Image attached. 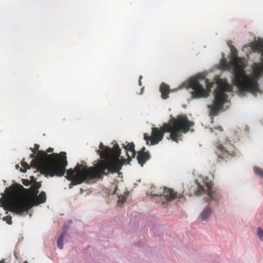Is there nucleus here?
<instances>
[{
    "label": "nucleus",
    "instance_id": "1",
    "mask_svg": "<svg viewBox=\"0 0 263 263\" xmlns=\"http://www.w3.org/2000/svg\"><path fill=\"white\" fill-rule=\"evenodd\" d=\"M99 149L97 153L102 160L95 166L87 167L77 164L74 169L70 168L67 171L66 178L71 181L73 185L88 183L92 179L101 178L103 175L116 173L121 169L125 159L119 158L121 149L118 144H115L111 148L100 143Z\"/></svg>",
    "mask_w": 263,
    "mask_h": 263
},
{
    "label": "nucleus",
    "instance_id": "2",
    "mask_svg": "<svg viewBox=\"0 0 263 263\" xmlns=\"http://www.w3.org/2000/svg\"><path fill=\"white\" fill-rule=\"evenodd\" d=\"M34 147V148H30V149L33 153H37L36 158L32 160L30 165L23 160L21 162V172H26L32 166L45 177H62L64 175L68 164L65 152L48 154L43 151H40L38 144H35Z\"/></svg>",
    "mask_w": 263,
    "mask_h": 263
},
{
    "label": "nucleus",
    "instance_id": "3",
    "mask_svg": "<svg viewBox=\"0 0 263 263\" xmlns=\"http://www.w3.org/2000/svg\"><path fill=\"white\" fill-rule=\"evenodd\" d=\"M220 65L223 69L227 70L230 69L233 66L232 84L237 87L240 93L249 92L255 94L260 91L257 80L263 73V65L255 64L253 66V73L249 75L247 74L241 59L236 56L234 57L230 62L227 61L225 59H222Z\"/></svg>",
    "mask_w": 263,
    "mask_h": 263
},
{
    "label": "nucleus",
    "instance_id": "4",
    "mask_svg": "<svg viewBox=\"0 0 263 263\" xmlns=\"http://www.w3.org/2000/svg\"><path fill=\"white\" fill-rule=\"evenodd\" d=\"M194 125V122L189 120L186 115H179L171 118L168 123H163L160 128L153 127L151 136L144 134V139L147 145L149 141L151 145H156L162 140L165 133H170V139L177 143L181 140L182 135L188 133Z\"/></svg>",
    "mask_w": 263,
    "mask_h": 263
},
{
    "label": "nucleus",
    "instance_id": "5",
    "mask_svg": "<svg viewBox=\"0 0 263 263\" xmlns=\"http://www.w3.org/2000/svg\"><path fill=\"white\" fill-rule=\"evenodd\" d=\"M46 201V193L42 191L39 196L31 199L22 198L12 199L10 196L0 198L1 206L4 210H8L19 215L24 212H28L34 205H38Z\"/></svg>",
    "mask_w": 263,
    "mask_h": 263
},
{
    "label": "nucleus",
    "instance_id": "6",
    "mask_svg": "<svg viewBox=\"0 0 263 263\" xmlns=\"http://www.w3.org/2000/svg\"><path fill=\"white\" fill-rule=\"evenodd\" d=\"M233 86L226 80L219 79L216 88L214 90L215 100L212 105H208L211 116H217L222 108L223 104L226 102L228 95L226 92H232Z\"/></svg>",
    "mask_w": 263,
    "mask_h": 263
},
{
    "label": "nucleus",
    "instance_id": "7",
    "mask_svg": "<svg viewBox=\"0 0 263 263\" xmlns=\"http://www.w3.org/2000/svg\"><path fill=\"white\" fill-rule=\"evenodd\" d=\"M199 79L204 80V77L202 75L197 76V78L190 79L187 84V87L192 88L193 91L191 92L192 99L206 97L208 92L198 81Z\"/></svg>",
    "mask_w": 263,
    "mask_h": 263
},
{
    "label": "nucleus",
    "instance_id": "8",
    "mask_svg": "<svg viewBox=\"0 0 263 263\" xmlns=\"http://www.w3.org/2000/svg\"><path fill=\"white\" fill-rule=\"evenodd\" d=\"M204 184L206 188L203 186L198 184V188L195 191V196H199L202 194H206L209 198L215 201L218 200L220 197V194L213 187V183L211 181H209L207 178L203 180Z\"/></svg>",
    "mask_w": 263,
    "mask_h": 263
},
{
    "label": "nucleus",
    "instance_id": "9",
    "mask_svg": "<svg viewBox=\"0 0 263 263\" xmlns=\"http://www.w3.org/2000/svg\"><path fill=\"white\" fill-rule=\"evenodd\" d=\"M151 195L153 196H160L165 199L166 201H170L175 199H181L183 196L175 192L173 189L164 187L163 189L155 187L151 189Z\"/></svg>",
    "mask_w": 263,
    "mask_h": 263
},
{
    "label": "nucleus",
    "instance_id": "10",
    "mask_svg": "<svg viewBox=\"0 0 263 263\" xmlns=\"http://www.w3.org/2000/svg\"><path fill=\"white\" fill-rule=\"evenodd\" d=\"M217 151L216 153L221 157H227L229 155L234 156V147L231 144L223 146L222 144H218Z\"/></svg>",
    "mask_w": 263,
    "mask_h": 263
},
{
    "label": "nucleus",
    "instance_id": "11",
    "mask_svg": "<svg viewBox=\"0 0 263 263\" xmlns=\"http://www.w3.org/2000/svg\"><path fill=\"white\" fill-rule=\"evenodd\" d=\"M126 144H123V147L127 151V160L129 162L132 160V158L134 157L136 155V151L135 150V144L133 142L127 143Z\"/></svg>",
    "mask_w": 263,
    "mask_h": 263
},
{
    "label": "nucleus",
    "instance_id": "12",
    "mask_svg": "<svg viewBox=\"0 0 263 263\" xmlns=\"http://www.w3.org/2000/svg\"><path fill=\"white\" fill-rule=\"evenodd\" d=\"M151 156L148 152L146 153H137V160L141 166L150 159Z\"/></svg>",
    "mask_w": 263,
    "mask_h": 263
},
{
    "label": "nucleus",
    "instance_id": "13",
    "mask_svg": "<svg viewBox=\"0 0 263 263\" xmlns=\"http://www.w3.org/2000/svg\"><path fill=\"white\" fill-rule=\"evenodd\" d=\"M160 91L161 93V97L163 99H167L170 92V86L165 83H162L160 86Z\"/></svg>",
    "mask_w": 263,
    "mask_h": 263
},
{
    "label": "nucleus",
    "instance_id": "14",
    "mask_svg": "<svg viewBox=\"0 0 263 263\" xmlns=\"http://www.w3.org/2000/svg\"><path fill=\"white\" fill-rule=\"evenodd\" d=\"M251 47L253 51L260 52L261 54L263 51V39L252 42L251 44Z\"/></svg>",
    "mask_w": 263,
    "mask_h": 263
},
{
    "label": "nucleus",
    "instance_id": "15",
    "mask_svg": "<svg viewBox=\"0 0 263 263\" xmlns=\"http://www.w3.org/2000/svg\"><path fill=\"white\" fill-rule=\"evenodd\" d=\"M212 210L210 207L205 208L201 213L200 217L202 220H206L210 215Z\"/></svg>",
    "mask_w": 263,
    "mask_h": 263
},
{
    "label": "nucleus",
    "instance_id": "16",
    "mask_svg": "<svg viewBox=\"0 0 263 263\" xmlns=\"http://www.w3.org/2000/svg\"><path fill=\"white\" fill-rule=\"evenodd\" d=\"M66 232H63L61 233V234L59 236L58 240H57V245L59 249H62L63 248V239L66 235Z\"/></svg>",
    "mask_w": 263,
    "mask_h": 263
},
{
    "label": "nucleus",
    "instance_id": "17",
    "mask_svg": "<svg viewBox=\"0 0 263 263\" xmlns=\"http://www.w3.org/2000/svg\"><path fill=\"white\" fill-rule=\"evenodd\" d=\"M31 181L34 182L33 184L31 186V189H34L35 190H38V189L41 186V183L40 182H36L33 176L31 177Z\"/></svg>",
    "mask_w": 263,
    "mask_h": 263
},
{
    "label": "nucleus",
    "instance_id": "18",
    "mask_svg": "<svg viewBox=\"0 0 263 263\" xmlns=\"http://www.w3.org/2000/svg\"><path fill=\"white\" fill-rule=\"evenodd\" d=\"M254 170L257 175L263 178V170L261 168L255 166L254 167Z\"/></svg>",
    "mask_w": 263,
    "mask_h": 263
},
{
    "label": "nucleus",
    "instance_id": "19",
    "mask_svg": "<svg viewBox=\"0 0 263 263\" xmlns=\"http://www.w3.org/2000/svg\"><path fill=\"white\" fill-rule=\"evenodd\" d=\"M257 236L260 239L263 241V230L260 228H258L257 230Z\"/></svg>",
    "mask_w": 263,
    "mask_h": 263
},
{
    "label": "nucleus",
    "instance_id": "20",
    "mask_svg": "<svg viewBox=\"0 0 263 263\" xmlns=\"http://www.w3.org/2000/svg\"><path fill=\"white\" fill-rule=\"evenodd\" d=\"M3 220L7 222L9 224H12L11 217L10 216H7L3 218Z\"/></svg>",
    "mask_w": 263,
    "mask_h": 263
},
{
    "label": "nucleus",
    "instance_id": "21",
    "mask_svg": "<svg viewBox=\"0 0 263 263\" xmlns=\"http://www.w3.org/2000/svg\"><path fill=\"white\" fill-rule=\"evenodd\" d=\"M126 201V197L124 196H120L119 197V200L118 201V204H123Z\"/></svg>",
    "mask_w": 263,
    "mask_h": 263
},
{
    "label": "nucleus",
    "instance_id": "22",
    "mask_svg": "<svg viewBox=\"0 0 263 263\" xmlns=\"http://www.w3.org/2000/svg\"><path fill=\"white\" fill-rule=\"evenodd\" d=\"M23 183L25 186H28L30 184L31 182H30V181L28 179H24L23 180Z\"/></svg>",
    "mask_w": 263,
    "mask_h": 263
},
{
    "label": "nucleus",
    "instance_id": "23",
    "mask_svg": "<svg viewBox=\"0 0 263 263\" xmlns=\"http://www.w3.org/2000/svg\"><path fill=\"white\" fill-rule=\"evenodd\" d=\"M30 190L32 191V193L33 195L35 196V197L37 196V194L39 193V191L37 190H35L34 189H31Z\"/></svg>",
    "mask_w": 263,
    "mask_h": 263
},
{
    "label": "nucleus",
    "instance_id": "24",
    "mask_svg": "<svg viewBox=\"0 0 263 263\" xmlns=\"http://www.w3.org/2000/svg\"><path fill=\"white\" fill-rule=\"evenodd\" d=\"M145 147H143L140 151H139L138 153H146L147 152H145Z\"/></svg>",
    "mask_w": 263,
    "mask_h": 263
},
{
    "label": "nucleus",
    "instance_id": "25",
    "mask_svg": "<svg viewBox=\"0 0 263 263\" xmlns=\"http://www.w3.org/2000/svg\"><path fill=\"white\" fill-rule=\"evenodd\" d=\"M215 129H218L220 132H222L223 131V128H222V127L221 126H218L217 127H215Z\"/></svg>",
    "mask_w": 263,
    "mask_h": 263
},
{
    "label": "nucleus",
    "instance_id": "26",
    "mask_svg": "<svg viewBox=\"0 0 263 263\" xmlns=\"http://www.w3.org/2000/svg\"><path fill=\"white\" fill-rule=\"evenodd\" d=\"M53 151V149L51 147H49L48 148L47 151H46V153L47 154V153H51Z\"/></svg>",
    "mask_w": 263,
    "mask_h": 263
},
{
    "label": "nucleus",
    "instance_id": "27",
    "mask_svg": "<svg viewBox=\"0 0 263 263\" xmlns=\"http://www.w3.org/2000/svg\"><path fill=\"white\" fill-rule=\"evenodd\" d=\"M36 155H37V153H36V154H34V153L31 154H30V157L32 158H33V159L36 158Z\"/></svg>",
    "mask_w": 263,
    "mask_h": 263
},
{
    "label": "nucleus",
    "instance_id": "28",
    "mask_svg": "<svg viewBox=\"0 0 263 263\" xmlns=\"http://www.w3.org/2000/svg\"><path fill=\"white\" fill-rule=\"evenodd\" d=\"M142 79V76H140L139 77V84L140 86H142V82H141V79Z\"/></svg>",
    "mask_w": 263,
    "mask_h": 263
},
{
    "label": "nucleus",
    "instance_id": "29",
    "mask_svg": "<svg viewBox=\"0 0 263 263\" xmlns=\"http://www.w3.org/2000/svg\"><path fill=\"white\" fill-rule=\"evenodd\" d=\"M17 186L18 187L19 189L20 190H24L23 186L21 184H17Z\"/></svg>",
    "mask_w": 263,
    "mask_h": 263
},
{
    "label": "nucleus",
    "instance_id": "30",
    "mask_svg": "<svg viewBox=\"0 0 263 263\" xmlns=\"http://www.w3.org/2000/svg\"><path fill=\"white\" fill-rule=\"evenodd\" d=\"M0 263H5V259H2V260L0 261Z\"/></svg>",
    "mask_w": 263,
    "mask_h": 263
},
{
    "label": "nucleus",
    "instance_id": "31",
    "mask_svg": "<svg viewBox=\"0 0 263 263\" xmlns=\"http://www.w3.org/2000/svg\"><path fill=\"white\" fill-rule=\"evenodd\" d=\"M261 59V61H262V62L263 63V51L262 52Z\"/></svg>",
    "mask_w": 263,
    "mask_h": 263
},
{
    "label": "nucleus",
    "instance_id": "32",
    "mask_svg": "<svg viewBox=\"0 0 263 263\" xmlns=\"http://www.w3.org/2000/svg\"><path fill=\"white\" fill-rule=\"evenodd\" d=\"M19 167H20V166H19V165H18V164L16 165V168H18Z\"/></svg>",
    "mask_w": 263,
    "mask_h": 263
},
{
    "label": "nucleus",
    "instance_id": "33",
    "mask_svg": "<svg viewBox=\"0 0 263 263\" xmlns=\"http://www.w3.org/2000/svg\"><path fill=\"white\" fill-rule=\"evenodd\" d=\"M23 263H28L27 261H25Z\"/></svg>",
    "mask_w": 263,
    "mask_h": 263
},
{
    "label": "nucleus",
    "instance_id": "34",
    "mask_svg": "<svg viewBox=\"0 0 263 263\" xmlns=\"http://www.w3.org/2000/svg\"><path fill=\"white\" fill-rule=\"evenodd\" d=\"M165 201H163V204H165Z\"/></svg>",
    "mask_w": 263,
    "mask_h": 263
}]
</instances>
